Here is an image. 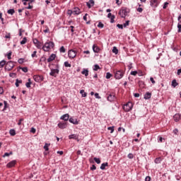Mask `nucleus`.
Here are the masks:
<instances>
[{
	"instance_id": "1",
	"label": "nucleus",
	"mask_w": 181,
	"mask_h": 181,
	"mask_svg": "<svg viewBox=\"0 0 181 181\" xmlns=\"http://www.w3.org/2000/svg\"><path fill=\"white\" fill-rule=\"evenodd\" d=\"M60 66H59V64H57L55 65V69H50L51 71L49 72V76H52V77H57V74L60 73Z\"/></svg>"
},
{
	"instance_id": "2",
	"label": "nucleus",
	"mask_w": 181,
	"mask_h": 181,
	"mask_svg": "<svg viewBox=\"0 0 181 181\" xmlns=\"http://www.w3.org/2000/svg\"><path fill=\"white\" fill-rule=\"evenodd\" d=\"M53 47H54V42L49 41L48 42H45L42 49L44 52H49V50H50V49H53Z\"/></svg>"
},
{
	"instance_id": "3",
	"label": "nucleus",
	"mask_w": 181,
	"mask_h": 181,
	"mask_svg": "<svg viewBox=\"0 0 181 181\" xmlns=\"http://www.w3.org/2000/svg\"><path fill=\"white\" fill-rule=\"evenodd\" d=\"M128 13H129V9L127 8H122L119 11V15L121 18H126Z\"/></svg>"
},
{
	"instance_id": "4",
	"label": "nucleus",
	"mask_w": 181,
	"mask_h": 181,
	"mask_svg": "<svg viewBox=\"0 0 181 181\" xmlns=\"http://www.w3.org/2000/svg\"><path fill=\"white\" fill-rule=\"evenodd\" d=\"M133 107H134V105H132V103L128 102L126 105H124L123 106V110L126 112H129V111H131V110H132Z\"/></svg>"
},
{
	"instance_id": "5",
	"label": "nucleus",
	"mask_w": 181,
	"mask_h": 181,
	"mask_svg": "<svg viewBox=\"0 0 181 181\" xmlns=\"http://www.w3.org/2000/svg\"><path fill=\"white\" fill-rule=\"evenodd\" d=\"M122 77H124V71L119 70L115 73V78L116 80H121Z\"/></svg>"
},
{
	"instance_id": "6",
	"label": "nucleus",
	"mask_w": 181,
	"mask_h": 181,
	"mask_svg": "<svg viewBox=\"0 0 181 181\" xmlns=\"http://www.w3.org/2000/svg\"><path fill=\"white\" fill-rule=\"evenodd\" d=\"M13 67H15V64H13V62L8 61L7 63H6L5 69L8 71H11V70H12Z\"/></svg>"
},
{
	"instance_id": "7",
	"label": "nucleus",
	"mask_w": 181,
	"mask_h": 181,
	"mask_svg": "<svg viewBox=\"0 0 181 181\" xmlns=\"http://www.w3.org/2000/svg\"><path fill=\"white\" fill-rule=\"evenodd\" d=\"M33 44L37 49H42V42H39L37 39L34 38L33 40Z\"/></svg>"
},
{
	"instance_id": "8",
	"label": "nucleus",
	"mask_w": 181,
	"mask_h": 181,
	"mask_svg": "<svg viewBox=\"0 0 181 181\" xmlns=\"http://www.w3.org/2000/svg\"><path fill=\"white\" fill-rule=\"evenodd\" d=\"M33 79L35 81H36V83H42V81H43V76L34 75Z\"/></svg>"
},
{
	"instance_id": "9",
	"label": "nucleus",
	"mask_w": 181,
	"mask_h": 181,
	"mask_svg": "<svg viewBox=\"0 0 181 181\" xmlns=\"http://www.w3.org/2000/svg\"><path fill=\"white\" fill-rule=\"evenodd\" d=\"M68 56L69 57V59H74V57H76V51L71 49L68 52Z\"/></svg>"
},
{
	"instance_id": "10",
	"label": "nucleus",
	"mask_w": 181,
	"mask_h": 181,
	"mask_svg": "<svg viewBox=\"0 0 181 181\" xmlns=\"http://www.w3.org/2000/svg\"><path fill=\"white\" fill-rule=\"evenodd\" d=\"M150 5L151 6H152V8H158V6L159 5V1H158V0H151Z\"/></svg>"
},
{
	"instance_id": "11",
	"label": "nucleus",
	"mask_w": 181,
	"mask_h": 181,
	"mask_svg": "<svg viewBox=\"0 0 181 181\" xmlns=\"http://www.w3.org/2000/svg\"><path fill=\"white\" fill-rule=\"evenodd\" d=\"M94 4H95L94 0H89L88 2H86V6H88V9H90V8H93Z\"/></svg>"
},
{
	"instance_id": "12",
	"label": "nucleus",
	"mask_w": 181,
	"mask_h": 181,
	"mask_svg": "<svg viewBox=\"0 0 181 181\" xmlns=\"http://www.w3.org/2000/svg\"><path fill=\"white\" fill-rule=\"evenodd\" d=\"M58 127H59V128H60V129H64L67 128V123H66V122H59L58 124Z\"/></svg>"
},
{
	"instance_id": "13",
	"label": "nucleus",
	"mask_w": 181,
	"mask_h": 181,
	"mask_svg": "<svg viewBox=\"0 0 181 181\" xmlns=\"http://www.w3.org/2000/svg\"><path fill=\"white\" fill-rule=\"evenodd\" d=\"M69 121V122H71V124H74V125H78V121L77 120V119L70 117Z\"/></svg>"
},
{
	"instance_id": "14",
	"label": "nucleus",
	"mask_w": 181,
	"mask_h": 181,
	"mask_svg": "<svg viewBox=\"0 0 181 181\" xmlns=\"http://www.w3.org/2000/svg\"><path fill=\"white\" fill-rule=\"evenodd\" d=\"M54 59H56V54H52L49 58L47 59V62L48 63H50V62H53V60H54Z\"/></svg>"
},
{
	"instance_id": "15",
	"label": "nucleus",
	"mask_w": 181,
	"mask_h": 181,
	"mask_svg": "<svg viewBox=\"0 0 181 181\" xmlns=\"http://www.w3.org/2000/svg\"><path fill=\"white\" fill-rule=\"evenodd\" d=\"M114 100H115V95H114L113 93H111L107 96V101H110L111 103L114 101Z\"/></svg>"
},
{
	"instance_id": "16",
	"label": "nucleus",
	"mask_w": 181,
	"mask_h": 181,
	"mask_svg": "<svg viewBox=\"0 0 181 181\" xmlns=\"http://www.w3.org/2000/svg\"><path fill=\"white\" fill-rule=\"evenodd\" d=\"M69 117L70 115L69 114H64L60 117V119H63V121H68Z\"/></svg>"
},
{
	"instance_id": "17",
	"label": "nucleus",
	"mask_w": 181,
	"mask_h": 181,
	"mask_svg": "<svg viewBox=\"0 0 181 181\" xmlns=\"http://www.w3.org/2000/svg\"><path fill=\"white\" fill-rule=\"evenodd\" d=\"M100 47H98V46L93 45V51L94 52V53H100Z\"/></svg>"
},
{
	"instance_id": "18",
	"label": "nucleus",
	"mask_w": 181,
	"mask_h": 181,
	"mask_svg": "<svg viewBox=\"0 0 181 181\" xmlns=\"http://www.w3.org/2000/svg\"><path fill=\"white\" fill-rule=\"evenodd\" d=\"M16 165V160H12L11 162H9L6 166L7 168H13V166Z\"/></svg>"
},
{
	"instance_id": "19",
	"label": "nucleus",
	"mask_w": 181,
	"mask_h": 181,
	"mask_svg": "<svg viewBox=\"0 0 181 181\" xmlns=\"http://www.w3.org/2000/svg\"><path fill=\"white\" fill-rule=\"evenodd\" d=\"M74 12V15H80V8L78 7H75L72 10Z\"/></svg>"
},
{
	"instance_id": "20",
	"label": "nucleus",
	"mask_w": 181,
	"mask_h": 181,
	"mask_svg": "<svg viewBox=\"0 0 181 181\" xmlns=\"http://www.w3.org/2000/svg\"><path fill=\"white\" fill-rule=\"evenodd\" d=\"M174 121L178 122L180 120V114H175L173 117Z\"/></svg>"
},
{
	"instance_id": "21",
	"label": "nucleus",
	"mask_w": 181,
	"mask_h": 181,
	"mask_svg": "<svg viewBox=\"0 0 181 181\" xmlns=\"http://www.w3.org/2000/svg\"><path fill=\"white\" fill-rule=\"evenodd\" d=\"M151 97H152V93L147 92L144 95V100H149V98H151Z\"/></svg>"
},
{
	"instance_id": "22",
	"label": "nucleus",
	"mask_w": 181,
	"mask_h": 181,
	"mask_svg": "<svg viewBox=\"0 0 181 181\" xmlns=\"http://www.w3.org/2000/svg\"><path fill=\"white\" fill-rule=\"evenodd\" d=\"M69 139H78V136L77 134H71L69 136Z\"/></svg>"
},
{
	"instance_id": "23",
	"label": "nucleus",
	"mask_w": 181,
	"mask_h": 181,
	"mask_svg": "<svg viewBox=\"0 0 181 181\" xmlns=\"http://www.w3.org/2000/svg\"><path fill=\"white\" fill-rule=\"evenodd\" d=\"M81 74H83L85 77H88V69H83V70L81 71Z\"/></svg>"
},
{
	"instance_id": "24",
	"label": "nucleus",
	"mask_w": 181,
	"mask_h": 181,
	"mask_svg": "<svg viewBox=\"0 0 181 181\" xmlns=\"http://www.w3.org/2000/svg\"><path fill=\"white\" fill-rule=\"evenodd\" d=\"M106 166H108V163L107 162L102 163L101 165H100L101 170H105V167Z\"/></svg>"
},
{
	"instance_id": "25",
	"label": "nucleus",
	"mask_w": 181,
	"mask_h": 181,
	"mask_svg": "<svg viewBox=\"0 0 181 181\" xmlns=\"http://www.w3.org/2000/svg\"><path fill=\"white\" fill-rule=\"evenodd\" d=\"M46 62V57L45 56L42 57L40 59V64H43L42 63H45Z\"/></svg>"
},
{
	"instance_id": "26",
	"label": "nucleus",
	"mask_w": 181,
	"mask_h": 181,
	"mask_svg": "<svg viewBox=\"0 0 181 181\" xmlns=\"http://www.w3.org/2000/svg\"><path fill=\"white\" fill-rule=\"evenodd\" d=\"M4 66H6V60H2L0 62V69H2Z\"/></svg>"
},
{
	"instance_id": "27",
	"label": "nucleus",
	"mask_w": 181,
	"mask_h": 181,
	"mask_svg": "<svg viewBox=\"0 0 181 181\" xmlns=\"http://www.w3.org/2000/svg\"><path fill=\"white\" fill-rule=\"evenodd\" d=\"M7 13H8V15H13V13H15V9L11 8L8 10Z\"/></svg>"
},
{
	"instance_id": "28",
	"label": "nucleus",
	"mask_w": 181,
	"mask_h": 181,
	"mask_svg": "<svg viewBox=\"0 0 181 181\" xmlns=\"http://www.w3.org/2000/svg\"><path fill=\"white\" fill-rule=\"evenodd\" d=\"M112 52V53H115V54H118V48H117V47H113Z\"/></svg>"
},
{
	"instance_id": "29",
	"label": "nucleus",
	"mask_w": 181,
	"mask_h": 181,
	"mask_svg": "<svg viewBox=\"0 0 181 181\" xmlns=\"http://www.w3.org/2000/svg\"><path fill=\"white\" fill-rule=\"evenodd\" d=\"M15 84L16 87H19V84H22V80L16 79Z\"/></svg>"
},
{
	"instance_id": "30",
	"label": "nucleus",
	"mask_w": 181,
	"mask_h": 181,
	"mask_svg": "<svg viewBox=\"0 0 181 181\" xmlns=\"http://www.w3.org/2000/svg\"><path fill=\"white\" fill-rule=\"evenodd\" d=\"M172 86L173 87H177V86L178 85V83H177V82L176 81V79H174V80H173V81H172Z\"/></svg>"
},
{
	"instance_id": "31",
	"label": "nucleus",
	"mask_w": 181,
	"mask_h": 181,
	"mask_svg": "<svg viewBox=\"0 0 181 181\" xmlns=\"http://www.w3.org/2000/svg\"><path fill=\"white\" fill-rule=\"evenodd\" d=\"M26 42H28V38H26V37H24L23 40L21 41V45H25Z\"/></svg>"
},
{
	"instance_id": "32",
	"label": "nucleus",
	"mask_w": 181,
	"mask_h": 181,
	"mask_svg": "<svg viewBox=\"0 0 181 181\" xmlns=\"http://www.w3.org/2000/svg\"><path fill=\"white\" fill-rule=\"evenodd\" d=\"M10 135H11V136H15V135H16V132H15V129H11L9 132Z\"/></svg>"
},
{
	"instance_id": "33",
	"label": "nucleus",
	"mask_w": 181,
	"mask_h": 181,
	"mask_svg": "<svg viewBox=\"0 0 181 181\" xmlns=\"http://www.w3.org/2000/svg\"><path fill=\"white\" fill-rule=\"evenodd\" d=\"M80 94H81L82 97H87V93H86L84 90H81Z\"/></svg>"
},
{
	"instance_id": "34",
	"label": "nucleus",
	"mask_w": 181,
	"mask_h": 181,
	"mask_svg": "<svg viewBox=\"0 0 181 181\" xmlns=\"http://www.w3.org/2000/svg\"><path fill=\"white\" fill-rule=\"evenodd\" d=\"M94 71H98L100 70V65L98 64H95L94 68H93Z\"/></svg>"
},
{
	"instance_id": "35",
	"label": "nucleus",
	"mask_w": 181,
	"mask_h": 181,
	"mask_svg": "<svg viewBox=\"0 0 181 181\" xmlns=\"http://www.w3.org/2000/svg\"><path fill=\"white\" fill-rule=\"evenodd\" d=\"M93 160H95V163H98V165H100V163H101V160H100V158H97V157H95L93 158Z\"/></svg>"
},
{
	"instance_id": "36",
	"label": "nucleus",
	"mask_w": 181,
	"mask_h": 181,
	"mask_svg": "<svg viewBox=\"0 0 181 181\" xmlns=\"http://www.w3.org/2000/svg\"><path fill=\"white\" fill-rule=\"evenodd\" d=\"M59 52H60V53H66V48H64V46H62V47L59 48Z\"/></svg>"
},
{
	"instance_id": "37",
	"label": "nucleus",
	"mask_w": 181,
	"mask_h": 181,
	"mask_svg": "<svg viewBox=\"0 0 181 181\" xmlns=\"http://www.w3.org/2000/svg\"><path fill=\"white\" fill-rule=\"evenodd\" d=\"M111 77H112V74H111V73H110V72H107L105 78L108 80V79L111 78Z\"/></svg>"
},
{
	"instance_id": "38",
	"label": "nucleus",
	"mask_w": 181,
	"mask_h": 181,
	"mask_svg": "<svg viewBox=\"0 0 181 181\" xmlns=\"http://www.w3.org/2000/svg\"><path fill=\"white\" fill-rule=\"evenodd\" d=\"M49 146H50V144L46 143V144H45V146H44V149H45V151H49Z\"/></svg>"
},
{
	"instance_id": "39",
	"label": "nucleus",
	"mask_w": 181,
	"mask_h": 181,
	"mask_svg": "<svg viewBox=\"0 0 181 181\" xmlns=\"http://www.w3.org/2000/svg\"><path fill=\"white\" fill-rule=\"evenodd\" d=\"M64 66H65V67H71V64L69 63V62H65Z\"/></svg>"
},
{
	"instance_id": "40",
	"label": "nucleus",
	"mask_w": 181,
	"mask_h": 181,
	"mask_svg": "<svg viewBox=\"0 0 181 181\" xmlns=\"http://www.w3.org/2000/svg\"><path fill=\"white\" fill-rule=\"evenodd\" d=\"M115 19V15H112L111 17H110V23H114V22H115L114 20Z\"/></svg>"
},
{
	"instance_id": "41",
	"label": "nucleus",
	"mask_w": 181,
	"mask_h": 181,
	"mask_svg": "<svg viewBox=\"0 0 181 181\" xmlns=\"http://www.w3.org/2000/svg\"><path fill=\"white\" fill-rule=\"evenodd\" d=\"M98 28L103 29V28H104V24L102 22H99L98 25Z\"/></svg>"
},
{
	"instance_id": "42",
	"label": "nucleus",
	"mask_w": 181,
	"mask_h": 181,
	"mask_svg": "<svg viewBox=\"0 0 181 181\" xmlns=\"http://www.w3.org/2000/svg\"><path fill=\"white\" fill-rule=\"evenodd\" d=\"M24 62H25V59H23V58H20L18 60V63H19V64H22Z\"/></svg>"
},
{
	"instance_id": "43",
	"label": "nucleus",
	"mask_w": 181,
	"mask_h": 181,
	"mask_svg": "<svg viewBox=\"0 0 181 181\" xmlns=\"http://www.w3.org/2000/svg\"><path fill=\"white\" fill-rule=\"evenodd\" d=\"M127 26H129V21H127L123 24V28H127Z\"/></svg>"
},
{
	"instance_id": "44",
	"label": "nucleus",
	"mask_w": 181,
	"mask_h": 181,
	"mask_svg": "<svg viewBox=\"0 0 181 181\" xmlns=\"http://www.w3.org/2000/svg\"><path fill=\"white\" fill-rule=\"evenodd\" d=\"M37 53V51H34L33 54H31V57H37V55L36 54Z\"/></svg>"
},
{
	"instance_id": "45",
	"label": "nucleus",
	"mask_w": 181,
	"mask_h": 181,
	"mask_svg": "<svg viewBox=\"0 0 181 181\" xmlns=\"http://www.w3.org/2000/svg\"><path fill=\"white\" fill-rule=\"evenodd\" d=\"M10 155H12V151L10 153H5L3 156V158H6V156H9Z\"/></svg>"
},
{
	"instance_id": "46",
	"label": "nucleus",
	"mask_w": 181,
	"mask_h": 181,
	"mask_svg": "<svg viewBox=\"0 0 181 181\" xmlns=\"http://www.w3.org/2000/svg\"><path fill=\"white\" fill-rule=\"evenodd\" d=\"M11 56H12V52L10 51V52L7 54V59H8V60H11Z\"/></svg>"
},
{
	"instance_id": "47",
	"label": "nucleus",
	"mask_w": 181,
	"mask_h": 181,
	"mask_svg": "<svg viewBox=\"0 0 181 181\" xmlns=\"http://www.w3.org/2000/svg\"><path fill=\"white\" fill-rule=\"evenodd\" d=\"M107 129L108 131H110V134H112V132H114V127H109Z\"/></svg>"
},
{
	"instance_id": "48",
	"label": "nucleus",
	"mask_w": 181,
	"mask_h": 181,
	"mask_svg": "<svg viewBox=\"0 0 181 181\" xmlns=\"http://www.w3.org/2000/svg\"><path fill=\"white\" fill-rule=\"evenodd\" d=\"M131 76H136L138 74L137 71H133L130 73Z\"/></svg>"
},
{
	"instance_id": "49",
	"label": "nucleus",
	"mask_w": 181,
	"mask_h": 181,
	"mask_svg": "<svg viewBox=\"0 0 181 181\" xmlns=\"http://www.w3.org/2000/svg\"><path fill=\"white\" fill-rule=\"evenodd\" d=\"M127 158H129V159H134V154L132 153H129Z\"/></svg>"
},
{
	"instance_id": "50",
	"label": "nucleus",
	"mask_w": 181,
	"mask_h": 181,
	"mask_svg": "<svg viewBox=\"0 0 181 181\" xmlns=\"http://www.w3.org/2000/svg\"><path fill=\"white\" fill-rule=\"evenodd\" d=\"M169 5L168 2H165L163 6V9H166L168 8V6Z\"/></svg>"
},
{
	"instance_id": "51",
	"label": "nucleus",
	"mask_w": 181,
	"mask_h": 181,
	"mask_svg": "<svg viewBox=\"0 0 181 181\" xmlns=\"http://www.w3.org/2000/svg\"><path fill=\"white\" fill-rule=\"evenodd\" d=\"M155 163H160V158H157L154 160Z\"/></svg>"
},
{
	"instance_id": "52",
	"label": "nucleus",
	"mask_w": 181,
	"mask_h": 181,
	"mask_svg": "<svg viewBox=\"0 0 181 181\" xmlns=\"http://www.w3.org/2000/svg\"><path fill=\"white\" fill-rule=\"evenodd\" d=\"M32 84V83L30 82H27L25 83V87H27V88H30V85Z\"/></svg>"
},
{
	"instance_id": "53",
	"label": "nucleus",
	"mask_w": 181,
	"mask_h": 181,
	"mask_svg": "<svg viewBox=\"0 0 181 181\" xmlns=\"http://www.w3.org/2000/svg\"><path fill=\"white\" fill-rule=\"evenodd\" d=\"M21 70H22L24 73H28V67H23V68H21Z\"/></svg>"
},
{
	"instance_id": "54",
	"label": "nucleus",
	"mask_w": 181,
	"mask_h": 181,
	"mask_svg": "<svg viewBox=\"0 0 181 181\" xmlns=\"http://www.w3.org/2000/svg\"><path fill=\"white\" fill-rule=\"evenodd\" d=\"M117 28H118L119 29H124V25L122 24H117Z\"/></svg>"
},
{
	"instance_id": "55",
	"label": "nucleus",
	"mask_w": 181,
	"mask_h": 181,
	"mask_svg": "<svg viewBox=\"0 0 181 181\" xmlns=\"http://www.w3.org/2000/svg\"><path fill=\"white\" fill-rule=\"evenodd\" d=\"M177 28H178V30H177V32H178V33H181V24H177Z\"/></svg>"
},
{
	"instance_id": "56",
	"label": "nucleus",
	"mask_w": 181,
	"mask_h": 181,
	"mask_svg": "<svg viewBox=\"0 0 181 181\" xmlns=\"http://www.w3.org/2000/svg\"><path fill=\"white\" fill-rule=\"evenodd\" d=\"M95 98H98V100L101 99V96H100V94L98 93H95Z\"/></svg>"
},
{
	"instance_id": "57",
	"label": "nucleus",
	"mask_w": 181,
	"mask_h": 181,
	"mask_svg": "<svg viewBox=\"0 0 181 181\" xmlns=\"http://www.w3.org/2000/svg\"><path fill=\"white\" fill-rule=\"evenodd\" d=\"M74 14L73 10H68V15H69V16H71V15Z\"/></svg>"
},
{
	"instance_id": "58",
	"label": "nucleus",
	"mask_w": 181,
	"mask_h": 181,
	"mask_svg": "<svg viewBox=\"0 0 181 181\" xmlns=\"http://www.w3.org/2000/svg\"><path fill=\"white\" fill-rule=\"evenodd\" d=\"M143 11H144V8L141 7L137 8V12H139L141 13H142Z\"/></svg>"
},
{
	"instance_id": "59",
	"label": "nucleus",
	"mask_w": 181,
	"mask_h": 181,
	"mask_svg": "<svg viewBox=\"0 0 181 181\" xmlns=\"http://www.w3.org/2000/svg\"><path fill=\"white\" fill-rule=\"evenodd\" d=\"M30 132H32V134H35V132H36V129H35V127H32L30 129Z\"/></svg>"
},
{
	"instance_id": "60",
	"label": "nucleus",
	"mask_w": 181,
	"mask_h": 181,
	"mask_svg": "<svg viewBox=\"0 0 181 181\" xmlns=\"http://www.w3.org/2000/svg\"><path fill=\"white\" fill-rule=\"evenodd\" d=\"M97 169V167H95V165H93L92 167H90V170H95Z\"/></svg>"
},
{
	"instance_id": "61",
	"label": "nucleus",
	"mask_w": 181,
	"mask_h": 181,
	"mask_svg": "<svg viewBox=\"0 0 181 181\" xmlns=\"http://www.w3.org/2000/svg\"><path fill=\"white\" fill-rule=\"evenodd\" d=\"M150 81H151L152 84H155V83H156L153 77L150 78Z\"/></svg>"
},
{
	"instance_id": "62",
	"label": "nucleus",
	"mask_w": 181,
	"mask_h": 181,
	"mask_svg": "<svg viewBox=\"0 0 181 181\" xmlns=\"http://www.w3.org/2000/svg\"><path fill=\"white\" fill-rule=\"evenodd\" d=\"M145 181H151V177L149 176H146L145 178Z\"/></svg>"
},
{
	"instance_id": "63",
	"label": "nucleus",
	"mask_w": 181,
	"mask_h": 181,
	"mask_svg": "<svg viewBox=\"0 0 181 181\" xmlns=\"http://www.w3.org/2000/svg\"><path fill=\"white\" fill-rule=\"evenodd\" d=\"M177 76H180V74H181V69H179L177 70Z\"/></svg>"
},
{
	"instance_id": "64",
	"label": "nucleus",
	"mask_w": 181,
	"mask_h": 181,
	"mask_svg": "<svg viewBox=\"0 0 181 181\" xmlns=\"http://www.w3.org/2000/svg\"><path fill=\"white\" fill-rule=\"evenodd\" d=\"M177 21L180 22V23H181V14L179 15Z\"/></svg>"
}]
</instances>
